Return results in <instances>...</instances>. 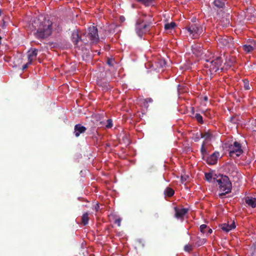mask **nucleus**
Wrapping results in <instances>:
<instances>
[{
    "label": "nucleus",
    "instance_id": "1",
    "mask_svg": "<svg viewBox=\"0 0 256 256\" xmlns=\"http://www.w3.org/2000/svg\"><path fill=\"white\" fill-rule=\"evenodd\" d=\"M32 26L36 30L34 34L35 38L38 40H44L48 38L52 34V22L50 20L44 18L42 20L35 19L32 23Z\"/></svg>",
    "mask_w": 256,
    "mask_h": 256
},
{
    "label": "nucleus",
    "instance_id": "2",
    "mask_svg": "<svg viewBox=\"0 0 256 256\" xmlns=\"http://www.w3.org/2000/svg\"><path fill=\"white\" fill-rule=\"evenodd\" d=\"M218 177V179L216 180L218 183L220 190L224 192L219 194V196L223 198L226 194L231 192L232 184L228 176L220 175Z\"/></svg>",
    "mask_w": 256,
    "mask_h": 256
},
{
    "label": "nucleus",
    "instance_id": "3",
    "mask_svg": "<svg viewBox=\"0 0 256 256\" xmlns=\"http://www.w3.org/2000/svg\"><path fill=\"white\" fill-rule=\"evenodd\" d=\"M153 20L150 18L148 20H144V19L140 18H138L136 24V34L142 37L144 34L146 33L150 30V25L152 24Z\"/></svg>",
    "mask_w": 256,
    "mask_h": 256
},
{
    "label": "nucleus",
    "instance_id": "4",
    "mask_svg": "<svg viewBox=\"0 0 256 256\" xmlns=\"http://www.w3.org/2000/svg\"><path fill=\"white\" fill-rule=\"evenodd\" d=\"M222 60L221 57L218 56L206 60V63L204 66L206 68H208L210 74L217 72L219 70H222Z\"/></svg>",
    "mask_w": 256,
    "mask_h": 256
},
{
    "label": "nucleus",
    "instance_id": "5",
    "mask_svg": "<svg viewBox=\"0 0 256 256\" xmlns=\"http://www.w3.org/2000/svg\"><path fill=\"white\" fill-rule=\"evenodd\" d=\"M186 29L189 33V35L192 38H198L204 32V27L198 23H193L188 26Z\"/></svg>",
    "mask_w": 256,
    "mask_h": 256
},
{
    "label": "nucleus",
    "instance_id": "6",
    "mask_svg": "<svg viewBox=\"0 0 256 256\" xmlns=\"http://www.w3.org/2000/svg\"><path fill=\"white\" fill-rule=\"evenodd\" d=\"M86 40L85 42H88L89 40L92 44L97 43L99 41V36L97 28L94 26H90L88 30V32L86 34Z\"/></svg>",
    "mask_w": 256,
    "mask_h": 256
},
{
    "label": "nucleus",
    "instance_id": "7",
    "mask_svg": "<svg viewBox=\"0 0 256 256\" xmlns=\"http://www.w3.org/2000/svg\"><path fill=\"white\" fill-rule=\"evenodd\" d=\"M232 40V38L226 36H219V37L218 38L217 42L221 48H230L234 46Z\"/></svg>",
    "mask_w": 256,
    "mask_h": 256
},
{
    "label": "nucleus",
    "instance_id": "8",
    "mask_svg": "<svg viewBox=\"0 0 256 256\" xmlns=\"http://www.w3.org/2000/svg\"><path fill=\"white\" fill-rule=\"evenodd\" d=\"M242 152L241 144L237 142L229 146V155L230 157H234V155L239 156Z\"/></svg>",
    "mask_w": 256,
    "mask_h": 256
},
{
    "label": "nucleus",
    "instance_id": "9",
    "mask_svg": "<svg viewBox=\"0 0 256 256\" xmlns=\"http://www.w3.org/2000/svg\"><path fill=\"white\" fill-rule=\"evenodd\" d=\"M219 156V152H215L209 156H206L205 160L208 164L213 165L217 162Z\"/></svg>",
    "mask_w": 256,
    "mask_h": 256
},
{
    "label": "nucleus",
    "instance_id": "10",
    "mask_svg": "<svg viewBox=\"0 0 256 256\" xmlns=\"http://www.w3.org/2000/svg\"><path fill=\"white\" fill-rule=\"evenodd\" d=\"M86 128L81 124H76L74 126V134L76 137H78L80 134H84L86 130Z\"/></svg>",
    "mask_w": 256,
    "mask_h": 256
},
{
    "label": "nucleus",
    "instance_id": "11",
    "mask_svg": "<svg viewBox=\"0 0 256 256\" xmlns=\"http://www.w3.org/2000/svg\"><path fill=\"white\" fill-rule=\"evenodd\" d=\"M72 40L74 45L76 46H78V42L80 41H82L84 43H86L84 39H82L81 37H80L79 34L77 31H74L72 34Z\"/></svg>",
    "mask_w": 256,
    "mask_h": 256
},
{
    "label": "nucleus",
    "instance_id": "12",
    "mask_svg": "<svg viewBox=\"0 0 256 256\" xmlns=\"http://www.w3.org/2000/svg\"><path fill=\"white\" fill-rule=\"evenodd\" d=\"M175 216L178 218H183L184 216L188 212V209L186 208H182L179 209L176 207L174 208Z\"/></svg>",
    "mask_w": 256,
    "mask_h": 256
},
{
    "label": "nucleus",
    "instance_id": "13",
    "mask_svg": "<svg viewBox=\"0 0 256 256\" xmlns=\"http://www.w3.org/2000/svg\"><path fill=\"white\" fill-rule=\"evenodd\" d=\"M38 50L36 48H32L28 52V58L29 63H32V61L36 59L38 55Z\"/></svg>",
    "mask_w": 256,
    "mask_h": 256
},
{
    "label": "nucleus",
    "instance_id": "14",
    "mask_svg": "<svg viewBox=\"0 0 256 256\" xmlns=\"http://www.w3.org/2000/svg\"><path fill=\"white\" fill-rule=\"evenodd\" d=\"M192 50L194 54L197 56H200L202 53V49L200 45L194 44L192 46Z\"/></svg>",
    "mask_w": 256,
    "mask_h": 256
},
{
    "label": "nucleus",
    "instance_id": "15",
    "mask_svg": "<svg viewBox=\"0 0 256 256\" xmlns=\"http://www.w3.org/2000/svg\"><path fill=\"white\" fill-rule=\"evenodd\" d=\"M220 228L222 230L225 231L226 232H228L236 228V224L234 222H232L230 224H229L226 223H224L221 224Z\"/></svg>",
    "mask_w": 256,
    "mask_h": 256
},
{
    "label": "nucleus",
    "instance_id": "16",
    "mask_svg": "<svg viewBox=\"0 0 256 256\" xmlns=\"http://www.w3.org/2000/svg\"><path fill=\"white\" fill-rule=\"evenodd\" d=\"M246 203L250 206L254 208L256 206V198L246 196L244 198Z\"/></svg>",
    "mask_w": 256,
    "mask_h": 256
},
{
    "label": "nucleus",
    "instance_id": "17",
    "mask_svg": "<svg viewBox=\"0 0 256 256\" xmlns=\"http://www.w3.org/2000/svg\"><path fill=\"white\" fill-rule=\"evenodd\" d=\"M200 230L202 233L206 234L207 235L210 234L212 232V230L208 227L206 224H202L200 226Z\"/></svg>",
    "mask_w": 256,
    "mask_h": 256
},
{
    "label": "nucleus",
    "instance_id": "18",
    "mask_svg": "<svg viewBox=\"0 0 256 256\" xmlns=\"http://www.w3.org/2000/svg\"><path fill=\"white\" fill-rule=\"evenodd\" d=\"M89 220L88 214V212L84 213L82 216V223L86 226L88 224Z\"/></svg>",
    "mask_w": 256,
    "mask_h": 256
},
{
    "label": "nucleus",
    "instance_id": "19",
    "mask_svg": "<svg viewBox=\"0 0 256 256\" xmlns=\"http://www.w3.org/2000/svg\"><path fill=\"white\" fill-rule=\"evenodd\" d=\"M176 26V24L174 22L166 23L164 24V28L166 30H172Z\"/></svg>",
    "mask_w": 256,
    "mask_h": 256
},
{
    "label": "nucleus",
    "instance_id": "20",
    "mask_svg": "<svg viewBox=\"0 0 256 256\" xmlns=\"http://www.w3.org/2000/svg\"><path fill=\"white\" fill-rule=\"evenodd\" d=\"M164 194L168 197H171L174 194V190L169 187H168L166 188L164 192Z\"/></svg>",
    "mask_w": 256,
    "mask_h": 256
},
{
    "label": "nucleus",
    "instance_id": "21",
    "mask_svg": "<svg viewBox=\"0 0 256 256\" xmlns=\"http://www.w3.org/2000/svg\"><path fill=\"white\" fill-rule=\"evenodd\" d=\"M214 4L218 8H222L224 6V2L222 0H214Z\"/></svg>",
    "mask_w": 256,
    "mask_h": 256
},
{
    "label": "nucleus",
    "instance_id": "22",
    "mask_svg": "<svg viewBox=\"0 0 256 256\" xmlns=\"http://www.w3.org/2000/svg\"><path fill=\"white\" fill-rule=\"evenodd\" d=\"M242 48L243 50L247 53L250 52L254 50V47L250 44L244 45L242 46Z\"/></svg>",
    "mask_w": 256,
    "mask_h": 256
},
{
    "label": "nucleus",
    "instance_id": "23",
    "mask_svg": "<svg viewBox=\"0 0 256 256\" xmlns=\"http://www.w3.org/2000/svg\"><path fill=\"white\" fill-rule=\"evenodd\" d=\"M204 145L205 143L204 142H203L200 148V152L202 155V159L204 160H205L206 156L208 154L207 150L204 147Z\"/></svg>",
    "mask_w": 256,
    "mask_h": 256
},
{
    "label": "nucleus",
    "instance_id": "24",
    "mask_svg": "<svg viewBox=\"0 0 256 256\" xmlns=\"http://www.w3.org/2000/svg\"><path fill=\"white\" fill-rule=\"evenodd\" d=\"M206 242L205 238H201L200 237L197 238V241L196 242V245L198 246H201L204 244Z\"/></svg>",
    "mask_w": 256,
    "mask_h": 256
},
{
    "label": "nucleus",
    "instance_id": "25",
    "mask_svg": "<svg viewBox=\"0 0 256 256\" xmlns=\"http://www.w3.org/2000/svg\"><path fill=\"white\" fill-rule=\"evenodd\" d=\"M137 2H141L146 6H149L153 3L154 0H136Z\"/></svg>",
    "mask_w": 256,
    "mask_h": 256
},
{
    "label": "nucleus",
    "instance_id": "26",
    "mask_svg": "<svg viewBox=\"0 0 256 256\" xmlns=\"http://www.w3.org/2000/svg\"><path fill=\"white\" fill-rule=\"evenodd\" d=\"M212 138V134L209 132L202 133V138H204L206 140H210Z\"/></svg>",
    "mask_w": 256,
    "mask_h": 256
},
{
    "label": "nucleus",
    "instance_id": "27",
    "mask_svg": "<svg viewBox=\"0 0 256 256\" xmlns=\"http://www.w3.org/2000/svg\"><path fill=\"white\" fill-rule=\"evenodd\" d=\"M158 68H163L166 65V62L164 60H159L156 62Z\"/></svg>",
    "mask_w": 256,
    "mask_h": 256
},
{
    "label": "nucleus",
    "instance_id": "28",
    "mask_svg": "<svg viewBox=\"0 0 256 256\" xmlns=\"http://www.w3.org/2000/svg\"><path fill=\"white\" fill-rule=\"evenodd\" d=\"M194 118L198 123L200 124H202L204 123L202 116L200 114H194Z\"/></svg>",
    "mask_w": 256,
    "mask_h": 256
},
{
    "label": "nucleus",
    "instance_id": "29",
    "mask_svg": "<svg viewBox=\"0 0 256 256\" xmlns=\"http://www.w3.org/2000/svg\"><path fill=\"white\" fill-rule=\"evenodd\" d=\"M213 178L212 174V172H208L205 174V179L208 182H211Z\"/></svg>",
    "mask_w": 256,
    "mask_h": 256
},
{
    "label": "nucleus",
    "instance_id": "30",
    "mask_svg": "<svg viewBox=\"0 0 256 256\" xmlns=\"http://www.w3.org/2000/svg\"><path fill=\"white\" fill-rule=\"evenodd\" d=\"M200 138H202V132H197L192 137V139L195 142H198Z\"/></svg>",
    "mask_w": 256,
    "mask_h": 256
},
{
    "label": "nucleus",
    "instance_id": "31",
    "mask_svg": "<svg viewBox=\"0 0 256 256\" xmlns=\"http://www.w3.org/2000/svg\"><path fill=\"white\" fill-rule=\"evenodd\" d=\"M8 18H4L2 20V23L1 24V27L2 28H4L6 26H7L8 24Z\"/></svg>",
    "mask_w": 256,
    "mask_h": 256
},
{
    "label": "nucleus",
    "instance_id": "32",
    "mask_svg": "<svg viewBox=\"0 0 256 256\" xmlns=\"http://www.w3.org/2000/svg\"><path fill=\"white\" fill-rule=\"evenodd\" d=\"M192 250V246L191 244H186L184 246V250L185 252H190Z\"/></svg>",
    "mask_w": 256,
    "mask_h": 256
},
{
    "label": "nucleus",
    "instance_id": "33",
    "mask_svg": "<svg viewBox=\"0 0 256 256\" xmlns=\"http://www.w3.org/2000/svg\"><path fill=\"white\" fill-rule=\"evenodd\" d=\"M112 121L111 119H108L106 120V127L107 128H110L112 126Z\"/></svg>",
    "mask_w": 256,
    "mask_h": 256
},
{
    "label": "nucleus",
    "instance_id": "34",
    "mask_svg": "<svg viewBox=\"0 0 256 256\" xmlns=\"http://www.w3.org/2000/svg\"><path fill=\"white\" fill-rule=\"evenodd\" d=\"M142 16L144 18H142L144 19V20H150V18L152 20V16L150 15H148L147 16L146 14H144L142 15Z\"/></svg>",
    "mask_w": 256,
    "mask_h": 256
},
{
    "label": "nucleus",
    "instance_id": "35",
    "mask_svg": "<svg viewBox=\"0 0 256 256\" xmlns=\"http://www.w3.org/2000/svg\"><path fill=\"white\" fill-rule=\"evenodd\" d=\"M107 64L110 66H114V60L112 58H108L107 60Z\"/></svg>",
    "mask_w": 256,
    "mask_h": 256
},
{
    "label": "nucleus",
    "instance_id": "36",
    "mask_svg": "<svg viewBox=\"0 0 256 256\" xmlns=\"http://www.w3.org/2000/svg\"><path fill=\"white\" fill-rule=\"evenodd\" d=\"M244 88L246 90H250V87L249 86L248 82V81H246V82L244 81Z\"/></svg>",
    "mask_w": 256,
    "mask_h": 256
},
{
    "label": "nucleus",
    "instance_id": "37",
    "mask_svg": "<svg viewBox=\"0 0 256 256\" xmlns=\"http://www.w3.org/2000/svg\"><path fill=\"white\" fill-rule=\"evenodd\" d=\"M122 140L126 144H130L129 140L128 139V138L126 136H124L123 137Z\"/></svg>",
    "mask_w": 256,
    "mask_h": 256
},
{
    "label": "nucleus",
    "instance_id": "38",
    "mask_svg": "<svg viewBox=\"0 0 256 256\" xmlns=\"http://www.w3.org/2000/svg\"><path fill=\"white\" fill-rule=\"evenodd\" d=\"M30 64H32V63H29V61H28V62L26 64L23 65L22 67V70H24L28 68V66Z\"/></svg>",
    "mask_w": 256,
    "mask_h": 256
},
{
    "label": "nucleus",
    "instance_id": "39",
    "mask_svg": "<svg viewBox=\"0 0 256 256\" xmlns=\"http://www.w3.org/2000/svg\"><path fill=\"white\" fill-rule=\"evenodd\" d=\"M120 222H121V219L120 218H118V219H116L114 220V223L116 224H117L118 226H120Z\"/></svg>",
    "mask_w": 256,
    "mask_h": 256
},
{
    "label": "nucleus",
    "instance_id": "40",
    "mask_svg": "<svg viewBox=\"0 0 256 256\" xmlns=\"http://www.w3.org/2000/svg\"><path fill=\"white\" fill-rule=\"evenodd\" d=\"M188 178V176H181L182 182H186Z\"/></svg>",
    "mask_w": 256,
    "mask_h": 256
},
{
    "label": "nucleus",
    "instance_id": "41",
    "mask_svg": "<svg viewBox=\"0 0 256 256\" xmlns=\"http://www.w3.org/2000/svg\"><path fill=\"white\" fill-rule=\"evenodd\" d=\"M145 101L147 102H152V98H147L145 100Z\"/></svg>",
    "mask_w": 256,
    "mask_h": 256
},
{
    "label": "nucleus",
    "instance_id": "42",
    "mask_svg": "<svg viewBox=\"0 0 256 256\" xmlns=\"http://www.w3.org/2000/svg\"><path fill=\"white\" fill-rule=\"evenodd\" d=\"M100 209V206L98 204H96V205L95 206V210L96 211H98Z\"/></svg>",
    "mask_w": 256,
    "mask_h": 256
},
{
    "label": "nucleus",
    "instance_id": "43",
    "mask_svg": "<svg viewBox=\"0 0 256 256\" xmlns=\"http://www.w3.org/2000/svg\"><path fill=\"white\" fill-rule=\"evenodd\" d=\"M192 112V114H194V108H192V112Z\"/></svg>",
    "mask_w": 256,
    "mask_h": 256
},
{
    "label": "nucleus",
    "instance_id": "44",
    "mask_svg": "<svg viewBox=\"0 0 256 256\" xmlns=\"http://www.w3.org/2000/svg\"><path fill=\"white\" fill-rule=\"evenodd\" d=\"M204 101H207L208 100V98L206 96H205L204 98Z\"/></svg>",
    "mask_w": 256,
    "mask_h": 256
},
{
    "label": "nucleus",
    "instance_id": "45",
    "mask_svg": "<svg viewBox=\"0 0 256 256\" xmlns=\"http://www.w3.org/2000/svg\"><path fill=\"white\" fill-rule=\"evenodd\" d=\"M124 20V17H122V16L120 17V20L122 22H123Z\"/></svg>",
    "mask_w": 256,
    "mask_h": 256
},
{
    "label": "nucleus",
    "instance_id": "46",
    "mask_svg": "<svg viewBox=\"0 0 256 256\" xmlns=\"http://www.w3.org/2000/svg\"><path fill=\"white\" fill-rule=\"evenodd\" d=\"M2 13V12L1 10H0V16H1Z\"/></svg>",
    "mask_w": 256,
    "mask_h": 256
}]
</instances>
